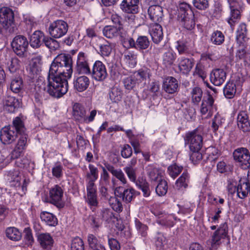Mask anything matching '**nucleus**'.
<instances>
[{
	"instance_id": "obj_8",
	"label": "nucleus",
	"mask_w": 250,
	"mask_h": 250,
	"mask_svg": "<svg viewBox=\"0 0 250 250\" xmlns=\"http://www.w3.org/2000/svg\"><path fill=\"white\" fill-rule=\"evenodd\" d=\"M68 25L63 20H57L50 24L48 32L53 38L58 39L64 36L67 32Z\"/></svg>"
},
{
	"instance_id": "obj_44",
	"label": "nucleus",
	"mask_w": 250,
	"mask_h": 250,
	"mask_svg": "<svg viewBox=\"0 0 250 250\" xmlns=\"http://www.w3.org/2000/svg\"><path fill=\"white\" fill-rule=\"evenodd\" d=\"M46 88L47 86L43 89L41 88L40 86H35L33 96L34 99V101L36 103L38 104H42L43 99L44 91H46L47 92Z\"/></svg>"
},
{
	"instance_id": "obj_14",
	"label": "nucleus",
	"mask_w": 250,
	"mask_h": 250,
	"mask_svg": "<svg viewBox=\"0 0 250 250\" xmlns=\"http://www.w3.org/2000/svg\"><path fill=\"white\" fill-rule=\"evenodd\" d=\"M63 191L61 187L55 186L49 191V202L59 208H62L63 204L62 202Z\"/></svg>"
},
{
	"instance_id": "obj_19",
	"label": "nucleus",
	"mask_w": 250,
	"mask_h": 250,
	"mask_svg": "<svg viewBox=\"0 0 250 250\" xmlns=\"http://www.w3.org/2000/svg\"><path fill=\"white\" fill-rule=\"evenodd\" d=\"M250 179H241L237 186V194L239 198L244 199L249 194L250 188Z\"/></svg>"
},
{
	"instance_id": "obj_26",
	"label": "nucleus",
	"mask_w": 250,
	"mask_h": 250,
	"mask_svg": "<svg viewBox=\"0 0 250 250\" xmlns=\"http://www.w3.org/2000/svg\"><path fill=\"white\" fill-rule=\"evenodd\" d=\"M139 0H124L121 5V8L128 13L138 12Z\"/></svg>"
},
{
	"instance_id": "obj_46",
	"label": "nucleus",
	"mask_w": 250,
	"mask_h": 250,
	"mask_svg": "<svg viewBox=\"0 0 250 250\" xmlns=\"http://www.w3.org/2000/svg\"><path fill=\"white\" fill-rule=\"evenodd\" d=\"M176 59V54L172 50H168L163 55V62L166 66L171 65Z\"/></svg>"
},
{
	"instance_id": "obj_39",
	"label": "nucleus",
	"mask_w": 250,
	"mask_h": 250,
	"mask_svg": "<svg viewBox=\"0 0 250 250\" xmlns=\"http://www.w3.org/2000/svg\"><path fill=\"white\" fill-rule=\"evenodd\" d=\"M6 236L10 240L17 241L21 240V233L15 227L8 228L5 230Z\"/></svg>"
},
{
	"instance_id": "obj_4",
	"label": "nucleus",
	"mask_w": 250,
	"mask_h": 250,
	"mask_svg": "<svg viewBox=\"0 0 250 250\" xmlns=\"http://www.w3.org/2000/svg\"><path fill=\"white\" fill-rule=\"evenodd\" d=\"M0 23L9 33H15L18 30L17 24L14 20V12L10 8L3 7L0 8Z\"/></svg>"
},
{
	"instance_id": "obj_37",
	"label": "nucleus",
	"mask_w": 250,
	"mask_h": 250,
	"mask_svg": "<svg viewBox=\"0 0 250 250\" xmlns=\"http://www.w3.org/2000/svg\"><path fill=\"white\" fill-rule=\"evenodd\" d=\"M123 61L129 67H134L137 64V54L127 52L124 55Z\"/></svg>"
},
{
	"instance_id": "obj_18",
	"label": "nucleus",
	"mask_w": 250,
	"mask_h": 250,
	"mask_svg": "<svg viewBox=\"0 0 250 250\" xmlns=\"http://www.w3.org/2000/svg\"><path fill=\"white\" fill-rule=\"evenodd\" d=\"M228 234V225L224 223L221 224L212 236V244L219 245L221 240L225 238Z\"/></svg>"
},
{
	"instance_id": "obj_61",
	"label": "nucleus",
	"mask_w": 250,
	"mask_h": 250,
	"mask_svg": "<svg viewBox=\"0 0 250 250\" xmlns=\"http://www.w3.org/2000/svg\"><path fill=\"white\" fill-rule=\"evenodd\" d=\"M192 3L195 7L201 10H206L209 6L208 0H193Z\"/></svg>"
},
{
	"instance_id": "obj_55",
	"label": "nucleus",
	"mask_w": 250,
	"mask_h": 250,
	"mask_svg": "<svg viewBox=\"0 0 250 250\" xmlns=\"http://www.w3.org/2000/svg\"><path fill=\"white\" fill-rule=\"evenodd\" d=\"M167 182L165 180H160L156 188V192L159 196H164L167 193Z\"/></svg>"
},
{
	"instance_id": "obj_7",
	"label": "nucleus",
	"mask_w": 250,
	"mask_h": 250,
	"mask_svg": "<svg viewBox=\"0 0 250 250\" xmlns=\"http://www.w3.org/2000/svg\"><path fill=\"white\" fill-rule=\"evenodd\" d=\"M72 115L74 119L80 123L87 124L94 119V110L90 111L89 116H87L83 106L80 103H76L72 106Z\"/></svg>"
},
{
	"instance_id": "obj_62",
	"label": "nucleus",
	"mask_w": 250,
	"mask_h": 250,
	"mask_svg": "<svg viewBox=\"0 0 250 250\" xmlns=\"http://www.w3.org/2000/svg\"><path fill=\"white\" fill-rule=\"evenodd\" d=\"M83 62H79L77 64V71L80 74H90V70L87 63H83Z\"/></svg>"
},
{
	"instance_id": "obj_9",
	"label": "nucleus",
	"mask_w": 250,
	"mask_h": 250,
	"mask_svg": "<svg viewBox=\"0 0 250 250\" xmlns=\"http://www.w3.org/2000/svg\"><path fill=\"white\" fill-rule=\"evenodd\" d=\"M29 22L30 23H28L27 24V32L29 36V44L31 47L34 49L39 48L44 43V39L45 36L43 32L40 30H36L30 35L32 24L30 21Z\"/></svg>"
},
{
	"instance_id": "obj_64",
	"label": "nucleus",
	"mask_w": 250,
	"mask_h": 250,
	"mask_svg": "<svg viewBox=\"0 0 250 250\" xmlns=\"http://www.w3.org/2000/svg\"><path fill=\"white\" fill-rule=\"evenodd\" d=\"M193 74L194 76L200 77L203 80H204L207 76L206 73L203 69V66L200 63L197 64Z\"/></svg>"
},
{
	"instance_id": "obj_28",
	"label": "nucleus",
	"mask_w": 250,
	"mask_h": 250,
	"mask_svg": "<svg viewBox=\"0 0 250 250\" xmlns=\"http://www.w3.org/2000/svg\"><path fill=\"white\" fill-rule=\"evenodd\" d=\"M146 173L152 181H160L163 176L164 172L153 165H149L146 167Z\"/></svg>"
},
{
	"instance_id": "obj_29",
	"label": "nucleus",
	"mask_w": 250,
	"mask_h": 250,
	"mask_svg": "<svg viewBox=\"0 0 250 250\" xmlns=\"http://www.w3.org/2000/svg\"><path fill=\"white\" fill-rule=\"evenodd\" d=\"M194 65L192 59L182 57L179 60L178 67L180 71L183 74H188Z\"/></svg>"
},
{
	"instance_id": "obj_41",
	"label": "nucleus",
	"mask_w": 250,
	"mask_h": 250,
	"mask_svg": "<svg viewBox=\"0 0 250 250\" xmlns=\"http://www.w3.org/2000/svg\"><path fill=\"white\" fill-rule=\"evenodd\" d=\"M210 41L212 44L219 45L224 42L225 36L222 32L216 30L211 34Z\"/></svg>"
},
{
	"instance_id": "obj_11",
	"label": "nucleus",
	"mask_w": 250,
	"mask_h": 250,
	"mask_svg": "<svg viewBox=\"0 0 250 250\" xmlns=\"http://www.w3.org/2000/svg\"><path fill=\"white\" fill-rule=\"evenodd\" d=\"M234 160L243 169L250 167V153L246 148L240 147L234 150L233 153Z\"/></svg>"
},
{
	"instance_id": "obj_32",
	"label": "nucleus",
	"mask_w": 250,
	"mask_h": 250,
	"mask_svg": "<svg viewBox=\"0 0 250 250\" xmlns=\"http://www.w3.org/2000/svg\"><path fill=\"white\" fill-rule=\"evenodd\" d=\"M89 85L88 78L84 76H81L77 78L74 82L75 88L79 92H82L87 88Z\"/></svg>"
},
{
	"instance_id": "obj_49",
	"label": "nucleus",
	"mask_w": 250,
	"mask_h": 250,
	"mask_svg": "<svg viewBox=\"0 0 250 250\" xmlns=\"http://www.w3.org/2000/svg\"><path fill=\"white\" fill-rule=\"evenodd\" d=\"M135 224L138 233L142 237H146L147 234L148 229L147 225L143 224L138 219H135Z\"/></svg>"
},
{
	"instance_id": "obj_20",
	"label": "nucleus",
	"mask_w": 250,
	"mask_h": 250,
	"mask_svg": "<svg viewBox=\"0 0 250 250\" xmlns=\"http://www.w3.org/2000/svg\"><path fill=\"white\" fill-rule=\"evenodd\" d=\"M237 125L243 132H248L250 130V122L246 111L239 112L237 118Z\"/></svg>"
},
{
	"instance_id": "obj_38",
	"label": "nucleus",
	"mask_w": 250,
	"mask_h": 250,
	"mask_svg": "<svg viewBox=\"0 0 250 250\" xmlns=\"http://www.w3.org/2000/svg\"><path fill=\"white\" fill-rule=\"evenodd\" d=\"M120 29V26H106L104 28L103 32L104 36L106 38H112L119 34Z\"/></svg>"
},
{
	"instance_id": "obj_13",
	"label": "nucleus",
	"mask_w": 250,
	"mask_h": 250,
	"mask_svg": "<svg viewBox=\"0 0 250 250\" xmlns=\"http://www.w3.org/2000/svg\"><path fill=\"white\" fill-rule=\"evenodd\" d=\"M214 100L210 95L204 98L200 107V113L205 118L211 117L216 110L214 107Z\"/></svg>"
},
{
	"instance_id": "obj_60",
	"label": "nucleus",
	"mask_w": 250,
	"mask_h": 250,
	"mask_svg": "<svg viewBox=\"0 0 250 250\" xmlns=\"http://www.w3.org/2000/svg\"><path fill=\"white\" fill-rule=\"evenodd\" d=\"M20 172L18 170L10 171L7 175V180L10 182H16L20 185L21 177L19 176Z\"/></svg>"
},
{
	"instance_id": "obj_10",
	"label": "nucleus",
	"mask_w": 250,
	"mask_h": 250,
	"mask_svg": "<svg viewBox=\"0 0 250 250\" xmlns=\"http://www.w3.org/2000/svg\"><path fill=\"white\" fill-rule=\"evenodd\" d=\"M228 2L230 9V14L228 19V22L232 26L240 18L244 4L242 0H228Z\"/></svg>"
},
{
	"instance_id": "obj_51",
	"label": "nucleus",
	"mask_w": 250,
	"mask_h": 250,
	"mask_svg": "<svg viewBox=\"0 0 250 250\" xmlns=\"http://www.w3.org/2000/svg\"><path fill=\"white\" fill-rule=\"evenodd\" d=\"M225 122V119L220 115L217 114L212 119L211 128L214 132L216 131Z\"/></svg>"
},
{
	"instance_id": "obj_56",
	"label": "nucleus",
	"mask_w": 250,
	"mask_h": 250,
	"mask_svg": "<svg viewBox=\"0 0 250 250\" xmlns=\"http://www.w3.org/2000/svg\"><path fill=\"white\" fill-rule=\"evenodd\" d=\"M109 203L112 209L116 212L122 211V203L115 197H111L109 199Z\"/></svg>"
},
{
	"instance_id": "obj_40",
	"label": "nucleus",
	"mask_w": 250,
	"mask_h": 250,
	"mask_svg": "<svg viewBox=\"0 0 250 250\" xmlns=\"http://www.w3.org/2000/svg\"><path fill=\"white\" fill-rule=\"evenodd\" d=\"M189 176L188 172H184L176 182V186L178 189L186 188L188 186Z\"/></svg>"
},
{
	"instance_id": "obj_53",
	"label": "nucleus",
	"mask_w": 250,
	"mask_h": 250,
	"mask_svg": "<svg viewBox=\"0 0 250 250\" xmlns=\"http://www.w3.org/2000/svg\"><path fill=\"white\" fill-rule=\"evenodd\" d=\"M7 67L11 73L16 72L20 67V60L16 57L11 58L9 62L7 63Z\"/></svg>"
},
{
	"instance_id": "obj_12",
	"label": "nucleus",
	"mask_w": 250,
	"mask_h": 250,
	"mask_svg": "<svg viewBox=\"0 0 250 250\" xmlns=\"http://www.w3.org/2000/svg\"><path fill=\"white\" fill-rule=\"evenodd\" d=\"M90 173L86 175L87 195L84 196L86 202L89 205L91 209L94 206V166L89 165Z\"/></svg>"
},
{
	"instance_id": "obj_5",
	"label": "nucleus",
	"mask_w": 250,
	"mask_h": 250,
	"mask_svg": "<svg viewBox=\"0 0 250 250\" xmlns=\"http://www.w3.org/2000/svg\"><path fill=\"white\" fill-rule=\"evenodd\" d=\"M29 42L26 37L18 35L14 37L11 42V46L14 52L20 58L27 57Z\"/></svg>"
},
{
	"instance_id": "obj_52",
	"label": "nucleus",
	"mask_w": 250,
	"mask_h": 250,
	"mask_svg": "<svg viewBox=\"0 0 250 250\" xmlns=\"http://www.w3.org/2000/svg\"><path fill=\"white\" fill-rule=\"evenodd\" d=\"M183 167L176 164H172L167 168V172L172 178L175 179L182 171Z\"/></svg>"
},
{
	"instance_id": "obj_6",
	"label": "nucleus",
	"mask_w": 250,
	"mask_h": 250,
	"mask_svg": "<svg viewBox=\"0 0 250 250\" xmlns=\"http://www.w3.org/2000/svg\"><path fill=\"white\" fill-rule=\"evenodd\" d=\"M185 141L189 144L190 150H200L203 145L202 130L200 128L186 134Z\"/></svg>"
},
{
	"instance_id": "obj_2",
	"label": "nucleus",
	"mask_w": 250,
	"mask_h": 250,
	"mask_svg": "<svg viewBox=\"0 0 250 250\" xmlns=\"http://www.w3.org/2000/svg\"><path fill=\"white\" fill-rule=\"evenodd\" d=\"M25 128L21 119L17 117L13 121V125L3 127L0 132V140L4 145H10L16 139L18 134L21 135L14 149L11 152L10 159L19 158L23 152L27 143Z\"/></svg>"
},
{
	"instance_id": "obj_48",
	"label": "nucleus",
	"mask_w": 250,
	"mask_h": 250,
	"mask_svg": "<svg viewBox=\"0 0 250 250\" xmlns=\"http://www.w3.org/2000/svg\"><path fill=\"white\" fill-rule=\"evenodd\" d=\"M203 92L201 89L198 87L193 88L191 91L192 101L195 104H198L201 100Z\"/></svg>"
},
{
	"instance_id": "obj_47",
	"label": "nucleus",
	"mask_w": 250,
	"mask_h": 250,
	"mask_svg": "<svg viewBox=\"0 0 250 250\" xmlns=\"http://www.w3.org/2000/svg\"><path fill=\"white\" fill-rule=\"evenodd\" d=\"M109 98L114 103L120 101L122 97V92L120 88L117 87L112 88L110 92Z\"/></svg>"
},
{
	"instance_id": "obj_30",
	"label": "nucleus",
	"mask_w": 250,
	"mask_h": 250,
	"mask_svg": "<svg viewBox=\"0 0 250 250\" xmlns=\"http://www.w3.org/2000/svg\"><path fill=\"white\" fill-rule=\"evenodd\" d=\"M105 66L100 61L95 62V80L103 81L106 77Z\"/></svg>"
},
{
	"instance_id": "obj_43",
	"label": "nucleus",
	"mask_w": 250,
	"mask_h": 250,
	"mask_svg": "<svg viewBox=\"0 0 250 250\" xmlns=\"http://www.w3.org/2000/svg\"><path fill=\"white\" fill-rule=\"evenodd\" d=\"M23 86L22 80L20 77L13 79L10 83V89L15 93H19L21 90Z\"/></svg>"
},
{
	"instance_id": "obj_58",
	"label": "nucleus",
	"mask_w": 250,
	"mask_h": 250,
	"mask_svg": "<svg viewBox=\"0 0 250 250\" xmlns=\"http://www.w3.org/2000/svg\"><path fill=\"white\" fill-rule=\"evenodd\" d=\"M123 83L125 88L128 90L133 89L137 84H138L133 75L125 78L123 81Z\"/></svg>"
},
{
	"instance_id": "obj_27",
	"label": "nucleus",
	"mask_w": 250,
	"mask_h": 250,
	"mask_svg": "<svg viewBox=\"0 0 250 250\" xmlns=\"http://www.w3.org/2000/svg\"><path fill=\"white\" fill-rule=\"evenodd\" d=\"M246 33V25L244 23L240 24L237 28L236 36V42L240 46H244L248 41Z\"/></svg>"
},
{
	"instance_id": "obj_59",
	"label": "nucleus",
	"mask_w": 250,
	"mask_h": 250,
	"mask_svg": "<svg viewBox=\"0 0 250 250\" xmlns=\"http://www.w3.org/2000/svg\"><path fill=\"white\" fill-rule=\"evenodd\" d=\"M71 250H84L83 242L79 237H75L72 240L71 245Z\"/></svg>"
},
{
	"instance_id": "obj_15",
	"label": "nucleus",
	"mask_w": 250,
	"mask_h": 250,
	"mask_svg": "<svg viewBox=\"0 0 250 250\" xmlns=\"http://www.w3.org/2000/svg\"><path fill=\"white\" fill-rule=\"evenodd\" d=\"M21 102L15 97L7 95L3 100L5 110L9 113H14L21 107Z\"/></svg>"
},
{
	"instance_id": "obj_24",
	"label": "nucleus",
	"mask_w": 250,
	"mask_h": 250,
	"mask_svg": "<svg viewBox=\"0 0 250 250\" xmlns=\"http://www.w3.org/2000/svg\"><path fill=\"white\" fill-rule=\"evenodd\" d=\"M149 33L152 41L156 43H158L163 38L162 28L159 24H152L149 28Z\"/></svg>"
},
{
	"instance_id": "obj_35",
	"label": "nucleus",
	"mask_w": 250,
	"mask_h": 250,
	"mask_svg": "<svg viewBox=\"0 0 250 250\" xmlns=\"http://www.w3.org/2000/svg\"><path fill=\"white\" fill-rule=\"evenodd\" d=\"M106 168L114 176L117 178L123 184L127 183V180L123 171L120 168H115L111 165H107Z\"/></svg>"
},
{
	"instance_id": "obj_50",
	"label": "nucleus",
	"mask_w": 250,
	"mask_h": 250,
	"mask_svg": "<svg viewBox=\"0 0 250 250\" xmlns=\"http://www.w3.org/2000/svg\"><path fill=\"white\" fill-rule=\"evenodd\" d=\"M45 45L51 51H55L59 47V42L53 38L45 36L44 39Z\"/></svg>"
},
{
	"instance_id": "obj_3",
	"label": "nucleus",
	"mask_w": 250,
	"mask_h": 250,
	"mask_svg": "<svg viewBox=\"0 0 250 250\" xmlns=\"http://www.w3.org/2000/svg\"><path fill=\"white\" fill-rule=\"evenodd\" d=\"M178 20L184 28L188 30H191L194 28V14L189 4L185 2L180 3L178 7Z\"/></svg>"
},
{
	"instance_id": "obj_36",
	"label": "nucleus",
	"mask_w": 250,
	"mask_h": 250,
	"mask_svg": "<svg viewBox=\"0 0 250 250\" xmlns=\"http://www.w3.org/2000/svg\"><path fill=\"white\" fill-rule=\"evenodd\" d=\"M155 243L159 250H168L171 246L170 243H168V240L161 233H158Z\"/></svg>"
},
{
	"instance_id": "obj_17",
	"label": "nucleus",
	"mask_w": 250,
	"mask_h": 250,
	"mask_svg": "<svg viewBox=\"0 0 250 250\" xmlns=\"http://www.w3.org/2000/svg\"><path fill=\"white\" fill-rule=\"evenodd\" d=\"M227 77L226 71L220 68L215 69L212 71L210 75V81L216 86L222 85L225 81Z\"/></svg>"
},
{
	"instance_id": "obj_45",
	"label": "nucleus",
	"mask_w": 250,
	"mask_h": 250,
	"mask_svg": "<svg viewBox=\"0 0 250 250\" xmlns=\"http://www.w3.org/2000/svg\"><path fill=\"white\" fill-rule=\"evenodd\" d=\"M149 44V40L146 36H139L136 40V49H146L148 47Z\"/></svg>"
},
{
	"instance_id": "obj_1",
	"label": "nucleus",
	"mask_w": 250,
	"mask_h": 250,
	"mask_svg": "<svg viewBox=\"0 0 250 250\" xmlns=\"http://www.w3.org/2000/svg\"><path fill=\"white\" fill-rule=\"evenodd\" d=\"M72 72V59L70 55H58L50 67L47 77V93L57 98L64 95L68 91L67 79L71 77Z\"/></svg>"
},
{
	"instance_id": "obj_34",
	"label": "nucleus",
	"mask_w": 250,
	"mask_h": 250,
	"mask_svg": "<svg viewBox=\"0 0 250 250\" xmlns=\"http://www.w3.org/2000/svg\"><path fill=\"white\" fill-rule=\"evenodd\" d=\"M176 217L173 214L164 215L159 218L157 223L166 227H172L175 224Z\"/></svg>"
},
{
	"instance_id": "obj_63",
	"label": "nucleus",
	"mask_w": 250,
	"mask_h": 250,
	"mask_svg": "<svg viewBox=\"0 0 250 250\" xmlns=\"http://www.w3.org/2000/svg\"><path fill=\"white\" fill-rule=\"evenodd\" d=\"M23 233L24 234V239L26 240V244L29 246H32L34 242V238L32 235V231L30 228L24 229Z\"/></svg>"
},
{
	"instance_id": "obj_22",
	"label": "nucleus",
	"mask_w": 250,
	"mask_h": 250,
	"mask_svg": "<svg viewBox=\"0 0 250 250\" xmlns=\"http://www.w3.org/2000/svg\"><path fill=\"white\" fill-rule=\"evenodd\" d=\"M178 86L177 80L172 77H168L166 78L163 85L165 91L169 94L175 93L177 91Z\"/></svg>"
},
{
	"instance_id": "obj_31",
	"label": "nucleus",
	"mask_w": 250,
	"mask_h": 250,
	"mask_svg": "<svg viewBox=\"0 0 250 250\" xmlns=\"http://www.w3.org/2000/svg\"><path fill=\"white\" fill-rule=\"evenodd\" d=\"M138 84L141 83L145 84L150 77V70L148 69H141L133 74Z\"/></svg>"
},
{
	"instance_id": "obj_42",
	"label": "nucleus",
	"mask_w": 250,
	"mask_h": 250,
	"mask_svg": "<svg viewBox=\"0 0 250 250\" xmlns=\"http://www.w3.org/2000/svg\"><path fill=\"white\" fill-rule=\"evenodd\" d=\"M236 85L232 82L227 83L223 89L225 96L228 99L233 98L236 93Z\"/></svg>"
},
{
	"instance_id": "obj_21",
	"label": "nucleus",
	"mask_w": 250,
	"mask_h": 250,
	"mask_svg": "<svg viewBox=\"0 0 250 250\" xmlns=\"http://www.w3.org/2000/svg\"><path fill=\"white\" fill-rule=\"evenodd\" d=\"M148 14L152 21L160 22L162 21L163 17V9L160 5L150 6L148 9Z\"/></svg>"
},
{
	"instance_id": "obj_57",
	"label": "nucleus",
	"mask_w": 250,
	"mask_h": 250,
	"mask_svg": "<svg viewBox=\"0 0 250 250\" xmlns=\"http://www.w3.org/2000/svg\"><path fill=\"white\" fill-rule=\"evenodd\" d=\"M124 170L131 182L135 181L137 178V168L131 166H126L124 168Z\"/></svg>"
},
{
	"instance_id": "obj_16",
	"label": "nucleus",
	"mask_w": 250,
	"mask_h": 250,
	"mask_svg": "<svg viewBox=\"0 0 250 250\" xmlns=\"http://www.w3.org/2000/svg\"><path fill=\"white\" fill-rule=\"evenodd\" d=\"M37 237V241L42 249L45 250H51L53 246L54 241L53 237L49 233H39Z\"/></svg>"
},
{
	"instance_id": "obj_54",
	"label": "nucleus",
	"mask_w": 250,
	"mask_h": 250,
	"mask_svg": "<svg viewBox=\"0 0 250 250\" xmlns=\"http://www.w3.org/2000/svg\"><path fill=\"white\" fill-rule=\"evenodd\" d=\"M236 57L240 60H243L245 62L250 58V53L248 50L247 47L245 46V45L242 46V47L238 50L236 53Z\"/></svg>"
},
{
	"instance_id": "obj_25",
	"label": "nucleus",
	"mask_w": 250,
	"mask_h": 250,
	"mask_svg": "<svg viewBox=\"0 0 250 250\" xmlns=\"http://www.w3.org/2000/svg\"><path fill=\"white\" fill-rule=\"evenodd\" d=\"M193 47L192 43L186 40L178 41L175 47L180 55H188L191 52Z\"/></svg>"
},
{
	"instance_id": "obj_23",
	"label": "nucleus",
	"mask_w": 250,
	"mask_h": 250,
	"mask_svg": "<svg viewBox=\"0 0 250 250\" xmlns=\"http://www.w3.org/2000/svg\"><path fill=\"white\" fill-rule=\"evenodd\" d=\"M123 188L119 187L115 189V194L116 196H120L123 200L126 202H130L135 196L136 191L132 188H129L124 190L122 192Z\"/></svg>"
},
{
	"instance_id": "obj_33",
	"label": "nucleus",
	"mask_w": 250,
	"mask_h": 250,
	"mask_svg": "<svg viewBox=\"0 0 250 250\" xmlns=\"http://www.w3.org/2000/svg\"><path fill=\"white\" fill-rule=\"evenodd\" d=\"M40 218L42 221L50 226H56L58 224L56 217L49 212L42 211L40 214Z\"/></svg>"
}]
</instances>
